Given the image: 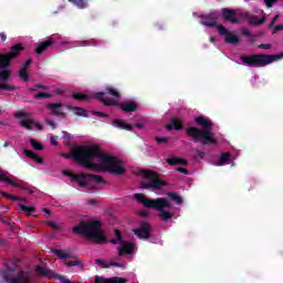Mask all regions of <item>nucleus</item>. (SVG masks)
<instances>
[{
	"mask_svg": "<svg viewBox=\"0 0 283 283\" xmlns=\"http://www.w3.org/2000/svg\"><path fill=\"white\" fill-rule=\"evenodd\" d=\"M46 109H49L51 116H60L61 118H65L67 116L66 113H63V103H49L46 105Z\"/></svg>",
	"mask_w": 283,
	"mask_h": 283,
	"instance_id": "obj_12",
	"label": "nucleus"
},
{
	"mask_svg": "<svg viewBox=\"0 0 283 283\" xmlns=\"http://www.w3.org/2000/svg\"><path fill=\"white\" fill-rule=\"evenodd\" d=\"M160 213L158 214V218L161 219L163 222H169L174 218V212L165 210V208H161V210H157Z\"/></svg>",
	"mask_w": 283,
	"mask_h": 283,
	"instance_id": "obj_24",
	"label": "nucleus"
},
{
	"mask_svg": "<svg viewBox=\"0 0 283 283\" xmlns=\"http://www.w3.org/2000/svg\"><path fill=\"white\" fill-rule=\"evenodd\" d=\"M135 127H137V129H144L145 125L142 123H137V124H135Z\"/></svg>",
	"mask_w": 283,
	"mask_h": 283,
	"instance_id": "obj_60",
	"label": "nucleus"
},
{
	"mask_svg": "<svg viewBox=\"0 0 283 283\" xmlns=\"http://www.w3.org/2000/svg\"><path fill=\"white\" fill-rule=\"evenodd\" d=\"M29 143L31 144V147H33L36 151H43V144H41V142H38L34 138H30Z\"/></svg>",
	"mask_w": 283,
	"mask_h": 283,
	"instance_id": "obj_34",
	"label": "nucleus"
},
{
	"mask_svg": "<svg viewBox=\"0 0 283 283\" xmlns=\"http://www.w3.org/2000/svg\"><path fill=\"white\" fill-rule=\"evenodd\" d=\"M19 208H20L21 211H23L24 213H34V211H36V208L30 207V206H25V205H23V203H19Z\"/></svg>",
	"mask_w": 283,
	"mask_h": 283,
	"instance_id": "obj_37",
	"label": "nucleus"
},
{
	"mask_svg": "<svg viewBox=\"0 0 283 283\" xmlns=\"http://www.w3.org/2000/svg\"><path fill=\"white\" fill-rule=\"evenodd\" d=\"M34 98L35 99H39V98H52V94L50 93H38L34 95Z\"/></svg>",
	"mask_w": 283,
	"mask_h": 283,
	"instance_id": "obj_45",
	"label": "nucleus"
},
{
	"mask_svg": "<svg viewBox=\"0 0 283 283\" xmlns=\"http://www.w3.org/2000/svg\"><path fill=\"white\" fill-rule=\"evenodd\" d=\"M221 14L224 19V21H229V23H240V20L235 18V10L229 9V8H223L221 9Z\"/></svg>",
	"mask_w": 283,
	"mask_h": 283,
	"instance_id": "obj_14",
	"label": "nucleus"
},
{
	"mask_svg": "<svg viewBox=\"0 0 283 283\" xmlns=\"http://www.w3.org/2000/svg\"><path fill=\"white\" fill-rule=\"evenodd\" d=\"M241 33L243 34V36H248V39H252V41H253V39H255V36H253L251 31H249V29H247V28H243L241 30Z\"/></svg>",
	"mask_w": 283,
	"mask_h": 283,
	"instance_id": "obj_46",
	"label": "nucleus"
},
{
	"mask_svg": "<svg viewBox=\"0 0 283 283\" xmlns=\"http://www.w3.org/2000/svg\"><path fill=\"white\" fill-rule=\"evenodd\" d=\"M48 224L51 227V229H54L55 231L60 229L59 223L55 221H49Z\"/></svg>",
	"mask_w": 283,
	"mask_h": 283,
	"instance_id": "obj_49",
	"label": "nucleus"
},
{
	"mask_svg": "<svg viewBox=\"0 0 283 283\" xmlns=\"http://www.w3.org/2000/svg\"><path fill=\"white\" fill-rule=\"evenodd\" d=\"M72 180H75L80 187H87V182H90V174L72 175Z\"/></svg>",
	"mask_w": 283,
	"mask_h": 283,
	"instance_id": "obj_19",
	"label": "nucleus"
},
{
	"mask_svg": "<svg viewBox=\"0 0 283 283\" xmlns=\"http://www.w3.org/2000/svg\"><path fill=\"white\" fill-rule=\"evenodd\" d=\"M266 8H273V3H277V0H263Z\"/></svg>",
	"mask_w": 283,
	"mask_h": 283,
	"instance_id": "obj_50",
	"label": "nucleus"
},
{
	"mask_svg": "<svg viewBox=\"0 0 283 283\" xmlns=\"http://www.w3.org/2000/svg\"><path fill=\"white\" fill-rule=\"evenodd\" d=\"M195 123L202 129L191 126L186 128V134L193 140V143H201L203 147H209L213 145V147L218 146V139L213 137V122L205 116H198L195 118Z\"/></svg>",
	"mask_w": 283,
	"mask_h": 283,
	"instance_id": "obj_2",
	"label": "nucleus"
},
{
	"mask_svg": "<svg viewBox=\"0 0 283 283\" xmlns=\"http://www.w3.org/2000/svg\"><path fill=\"white\" fill-rule=\"evenodd\" d=\"M51 45H54V41H52V38L38 44L34 49V52L35 54H43V52H45L48 48H51Z\"/></svg>",
	"mask_w": 283,
	"mask_h": 283,
	"instance_id": "obj_17",
	"label": "nucleus"
},
{
	"mask_svg": "<svg viewBox=\"0 0 283 283\" xmlns=\"http://www.w3.org/2000/svg\"><path fill=\"white\" fill-rule=\"evenodd\" d=\"M0 180L1 182H7V185H11V187H19L20 189H23L24 191H28V193H34V191L28 187V182L23 180H12L10 177L6 176V172L3 170H0Z\"/></svg>",
	"mask_w": 283,
	"mask_h": 283,
	"instance_id": "obj_10",
	"label": "nucleus"
},
{
	"mask_svg": "<svg viewBox=\"0 0 283 283\" xmlns=\"http://www.w3.org/2000/svg\"><path fill=\"white\" fill-rule=\"evenodd\" d=\"M35 127H36V129H39L40 132H41V129H43V126L41 125V123H36V124H35Z\"/></svg>",
	"mask_w": 283,
	"mask_h": 283,
	"instance_id": "obj_64",
	"label": "nucleus"
},
{
	"mask_svg": "<svg viewBox=\"0 0 283 283\" xmlns=\"http://www.w3.org/2000/svg\"><path fill=\"white\" fill-rule=\"evenodd\" d=\"M72 112H74L76 116H83L84 118L88 117L87 109L83 107H78V106L72 107Z\"/></svg>",
	"mask_w": 283,
	"mask_h": 283,
	"instance_id": "obj_32",
	"label": "nucleus"
},
{
	"mask_svg": "<svg viewBox=\"0 0 283 283\" xmlns=\"http://www.w3.org/2000/svg\"><path fill=\"white\" fill-rule=\"evenodd\" d=\"M109 266H117L118 269H123V263L111 261Z\"/></svg>",
	"mask_w": 283,
	"mask_h": 283,
	"instance_id": "obj_52",
	"label": "nucleus"
},
{
	"mask_svg": "<svg viewBox=\"0 0 283 283\" xmlns=\"http://www.w3.org/2000/svg\"><path fill=\"white\" fill-rule=\"evenodd\" d=\"M167 196L177 205H182V197L178 196L177 192H168Z\"/></svg>",
	"mask_w": 283,
	"mask_h": 283,
	"instance_id": "obj_35",
	"label": "nucleus"
},
{
	"mask_svg": "<svg viewBox=\"0 0 283 283\" xmlns=\"http://www.w3.org/2000/svg\"><path fill=\"white\" fill-rule=\"evenodd\" d=\"M19 77L22 78L25 83L30 81V75L28 74V69H20L19 71Z\"/></svg>",
	"mask_w": 283,
	"mask_h": 283,
	"instance_id": "obj_38",
	"label": "nucleus"
},
{
	"mask_svg": "<svg viewBox=\"0 0 283 283\" xmlns=\"http://www.w3.org/2000/svg\"><path fill=\"white\" fill-rule=\"evenodd\" d=\"M151 231H154V229L151 228V224H149V222L147 221H142L139 223V227L133 230V232L135 233V235H137V238H139V240H149Z\"/></svg>",
	"mask_w": 283,
	"mask_h": 283,
	"instance_id": "obj_9",
	"label": "nucleus"
},
{
	"mask_svg": "<svg viewBox=\"0 0 283 283\" xmlns=\"http://www.w3.org/2000/svg\"><path fill=\"white\" fill-rule=\"evenodd\" d=\"M259 48H260V50H271L272 45L271 44H260Z\"/></svg>",
	"mask_w": 283,
	"mask_h": 283,
	"instance_id": "obj_54",
	"label": "nucleus"
},
{
	"mask_svg": "<svg viewBox=\"0 0 283 283\" xmlns=\"http://www.w3.org/2000/svg\"><path fill=\"white\" fill-rule=\"evenodd\" d=\"M44 213H48V216H52V211H50V209L48 208H43L42 210Z\"/></svg>",
	"mask_w": 283,
	"mask_h": 283,
	"instance_id": "obj_63",
	"label": "nucleus"
},
{
	"mask_svg": "<svg viewBox=\"0 0 283 283\" xmlns=\"http://www.w3.org/2000/svg\"><path fill=\"white\" fill-rule=\"evenodd\" d=\"M166 163L170 167H176L177 165H180L181 167H187V165H189V161H187L180 157H170V158L166 159Z\"/></svg>",
	"mask_w": 283,
	"mask_h": 283,
	"instance_id": "obj_20",
	"label": "nucleus"
},
{
	"mask_svg": "<svg viewBox=\"0 0 283 283\" xmlns=\"http://www.w3.org/2000/svg\"><path fill=\"white\" fill-rule=\"evenodd\" d=\"M134 198L137 202L144 205L146 209H155L156 211H163V209L171 207V202H169L165 198L147 199V197L143 193H135Z\"/></svg>",
	"mask_w": 283,
	"mask_h": 283,
	"instance_id": "obj_8",
	"label": "nucleus"
},
{
	"mask_svg": "<svg viewBox=\"0 0 283 283\" xmlns=\"http://www.w3.org/2000/svg\"><path fill=\"white\" fill-rule=\"evenodd\" d=\"M166 129L168 132H171V129H176V132H180L182 129V122L178 117H172L170 120V124L166 126Z\"/></svg>",
	"mask_w": 283,
	"mask_h": 283,
	"instance_id": "obj_21",
	"label": "nucleus"
},
{
	"mask_svg": "<svg viewBox=\"0 0 283 283\" xmlns=\"http://www.w3.org/2000/svg\"><path fill=\"white\" fill-rule=\"evenodd\" d=\"M65 266H81V261L75 259L74 261L64 262Z\"/></svg>",
	"mask_w": 283,
	"mask_h": 283,
	"instance_id": "obj_48",
	"label": "nucleus"
},
{
	"mask_svg": "<svg viewBox=\"0 0 283 283\" xmlns=\"http://www.w3.org/2000/svg\"><path fill=\"white\" fill-rule=\"evenodd\" d=\"M95 98L101 101V103H103V105L106 107H119V109L125 112V114H132V112H136V109H138V103L132 99L118 102L112 98H105V93H95Z\"/></svg>",
	"mask_w": 283,
	"mask_h": 283,
	"instance_id": "obj_7",
	"label": "nucleus"
},
{
	"mask_svg": "<svg viewBox=\"0 0 283 283\" xmlns=\"http://www.w3.org/2000/svg\"><path fill=\"white\" fill-rule=\"evenodd\" d=\"M0 90H3L4 92H14V90H17V86L4 82L0 83Z\"/></svg>",
	"mask_w": 283,
	"mask_h": 283,
	"instance_id": "obj_36",
	"label": "nucleus"
},
{
	"mask_svg": "<svg viewBox=\"0 0 283 283\" xmlns=\"http://www.w3.org/2000/svg\"><path fill=\"white\" fill-rule=\"evenodd\" d=\"M139 176L145 178L147 181H140V188L148 191H159L163 187H167V181L160 179L158 172L148 169H140Z\"/></svg>",
	"mask_w": 283,
	"mask_h": 283,
	"instance_id": "obj_5",
	"label": "nucleus"
},
{
	"mask_svg": "<svg viewBox=\"0 0 283 283\" xmlns=\"http://www.w3.org/2000/svg\"><path fill=\"white\" fill-rule=\"evenodd\" d=\"M36 90L48 91V86L43 84H35L34 87L29 88V92H36Z\"/></svg>",
	"mask_w": 283,
	"mask_h": 283,
	"instance_id": "obj_44",
	"label": "nucleus"
},
{
	"mask_svg": "<svg viewBox=\"0 0 283 283\" xmlns=\"http://www.w3.org/2000/svg\"><path fill=\"white\" fill-rule=\"evenodd\" d=\"M64 175L69 176V178H72V176H76V174H73L71 171H65Z\"/></svg>",
	"mask_w": 283,
	"mask_h": 283,
	"instance_id": "obj_62",
	"label": "nucleus"
},
{
	"mask_svg": "<svg viewBox=\"0 0 283 283\" xmlns=\"http://www.w3.org/2000/svg\"><path fill=\"white\" fill-rule=\"evenodd\" d=\"M83 48H87V46H93L96 48V45H98V42H96V40L91 39V40H85L82 42Z\"/></svg>",
	"mask_w": 283,
	"mask_h": 283,
	"instance_id": "obj_41",
	"label": "nucleus"
},
{
	"mask_svg": "<svg viewBox=\"0 0 283 283\" xmlns=\"http://www.w3.org/2000/svg\"><path fill=\"white\" fill-rule=\"evenodd\" d=\"M46 125H50V127H52V129H54V127H56V123H54V120H52V119H48Z\"/></svg>",
	"mask_w": 283,
	"mask_h": 283,
	"instance_id": "obj_55",
	"label": "nucleus"
},
{
	"mask_svg": "<svg viewBox=\"0 0 283 283\" xmlns=\"http://www.w3.org/2000/svg\"><path fill=\"white\" fill-rule=\"evenodd\" d=\"M176 171H179V174H185V176H189V170L182 167L176 168Z\"/></svg>",
	"mask_w": 283,
	"mask_h": 283,
	"instance_id": "obj_51",
	"label": "nucleus"
},
{
	"mask_svg": "<svg viewBox=\"0 0 283 283\" xmlns=\"http://www.w3.org/2000/svg\"><path fill=\"white\" fill-rule=\"evenodd\" d=\"M113 125L114 127H117L118 129H125L126 132H132L134 129L133 125L125 123L123 119H114Z\"/></svg>",
	"mask_w": 283,
	"mask_h": 283,
	"instance_id": "obj_22",
	"label": "nucleus"
},
{
	"mask_svg": "<svg viewBox=\"0 0 283 283\" xmlns=\"http://www.w3.org/2000/svg\"><path fill=\"white\" fill-rule=\"evenodd\" d=\"M72 98H74V101H87L90 96L83 93H73Z\"/></svg>",
	"mask_w": 283,
	"mask_h": 283,
	"instance_id": "obj_39",
	"label": "nucleus"
},
{
	"mask_svg": "<svg viewBox=\"0 0 283 283\" xmlns=\"http://www.w3.org/2000/svg\"><path fill=\"white\" fill-rule=\"evenodd\" d=\"M214 28L218 30L221 36H227V34L229 33V30L222 24H217Z\"/></svg>",
	"mask_w": 283,
	"mask_h": 283,
	"instance_id": "obj_40",
	"label": "nucleus"
},
{
	"mask_svg": "<svg viewBox=\"0 0 283 283\" xmlns=\"http://www.w3.org/2000/svg\"><path fill=\"white\" fill-rule=\"evenodd\" d=\"M156 143H158V145H167L169 143V138L167 137H155Z\"/></svg>",
	"mask_w": 283,
	"mask_h": 283,
	"instance_id": "obj_43",
	"label": "nucleus"
},
{
	"mask_svg": "<svg viewBox=\"0 0 283 283\" xmlns=\"http://www.w3.org/2000/svg\"><path fill=\"white\" fill-rule=\"evenodd\" d=\"M0 39H1V41H6L8 39V35H6L4 32H1L0 33Z\"/></svg>",
	"mask_w": 283,
	"mask_h": 283,
	"instance_id": "obj_59",
	"label": "nucleus"
},
{
	"mask_svg": "<svg viewBox=\"0 0 283 283\" xmlns=\"http://www.w3.org/2000/svg\"><path fill=\"white\" fill-rule=\"evenodd\" d=\"M95 283H127V279H123V277H111L108 281L105 277L95 276Z\"/></svg>",
	"mask_w": 283,
	"mask_h": 283,
	"instance_id": "obj_18",
	"label": "nucleus"
},
{
	"mask_svg": "<svg viewBox=\"0 0 283 283\" xmlns=\"http://www.w3.org/2000/svg\"><path fill=\"white\" fill-rule=\"evenodd\" d=\"M277 59H282V55H273V54H252V55H241L240 61L243 65H248V67H266V65H271V63H275Z\"/></svg>",
	"mask_w": 283,
	"mask_h": 283,
	"instance_id": "obj_6",
	"label": "nucleus"
},
{
	"mask_svg": "<svg viewBox=\"0 0 283 283\" xmlns=\"http://www.w3.org/2000/svg\"><path fill=\"white\" fill-rule=\"evenodd\" d=\"M97 94H105L104 98H109L107 97V94L113 96V98H120V92L112 86H106L105 92H98Z\"/></svg>",
	"mask_w": 283,
	"mask_h": 283,
	"instance_id": "obj_23",
	"label": "nucleus"
},
{
	"mask_svg": "<svg viewBox=\"0 0 283 283\" xmlns=\"http://www.w3.org/2000/svg\"><path fill=\"white\" fill-rule=\"evenodd\" d=\"M87 203L94 207V205H96V199H88Z\"/></svg>",
	"mask_w": 283,
	"mask_h": 283,
	"instance_id": "obj_61",
	"label": "nucleus"
},
{
	"mask_svg": "<svg viewBox=\"0 0 283 283\" xmlns=\"http://www.w3.org/2000/svg\"><path fill=\"white\" fill-rule=\"evenodd\" d=\"M88 180L90 182H92L93 180L94 182H97V185H105L106 182L101 175H92V174H88Z\"/></svg>",
	"mask_w": 283,
	"mask_h": 283,
	"instance_id": "obj_33",
	"label": "nucleus"
},
{
	"mask_svg": "<svg viewBox=\"0 0 283 283\" xmlns=\"http://www.w3.org/2000/svg\"><path fill=\"white\" fill-rule=\"evenodd\" d=\"M229 160H231V154L222 153L220 155L219 161L217 163V166L222 167L224 164L229 163Z\"/></svg>",
	"mask_w": 283,
	"mask_h": 283,
	"instance_id": "obj_28",
	"label": "nucleus"
},
{
	"mask_svg": "<svg viewBox=\"0 0 283 283\" xmlns=\"http://www.w3.org/2000/svg\"><path fill=\"white\" fill-rule=\"evenodd\" d=\"M115 238L111 239V244H123L125 241H123V233H120V230L115 229Z\"/></svg>",
	"mask_w": 283,
	"mask_h": 283,
	"instance_id": "obj_26",
	"label": "nucleus"
},
{
	"mask_svg": "<svg viewBox=\"0 0 283 283\" xmlns=\"http://www.w3.org/2000/svg\"><path fill=\"white\" fill-rule=\"evenodd\" d=\"M92 115L93 116H98L99 118H109V115H107L103 112H98V111H92Z\"/></svg>",
	"mask_w": 283,
	"mask_h": 283,
	"instance_id": "obj_47",
	"label": "nucleus"
},
{
	"mask_svg": "<svg viewBox=\"0 0 283 283\" xmlns=\"http://www.w3.org/2000/svg\"><path fill=\"white\" fill-rule=\"evenodd\" d=\"M64 158H73L75 163H82L86 169H98V164L92 163L93 158L101 160L105 171H109L114 176H123L127 169L123 166V161L114 156H109L101 151L99 145L75 146L71 153L62 155Z\"/></svg>",
	"mask_w": 283,
	"mask_h": 283,
	"instance_id": "obj_1",
	"label": "nucleus"
},
{
	"mask_svg": "<svg viewBox=\"0 0 283 283\" xmlns=\"http://www.w3.org/2000/svg\"><path fill=\"white\" fill-rule=\"evenodd\" d=\"M54 92L57 96H63L65 94V92L61 88H56Z\"/></svg>",
	"mask_w": 283,
	"mask_h": 283,
	"instance_id": "obj_58",
	"label": "nucleus"
},
{
	"mask_svg": "<svg viewBox=\"0 0 283 283\" xmlns=\"http://www.w3.org/2000/svg\"><path fill=\"white\" fill-rule=\"evenodd\" d=\"M52 253H54V255L60 258V260H67V259L72 258V255L70 253L64 252L63 250H59V249H53Z\"/></svg>",
	"mask_w": 283,
	"mask_h": 283,
	"instance_id": "obj_29",
	"label": "nucleus"
},
{
	"mask_svg": "<svg viewBox=\"0 0 283 283\" xmlns=\"http://www.w3.org/2000/svg\"><path fill=\"white\" fill-rule=\"evenodd\" d=\"M95 264H97V266H101L102 269H109V263H105V261L102 259H96Z\"/></svg>",
	"mask_w": 283,
	"mask_h": 283,
	"instance_id": "obj_42",
	"label": "nucleus"
},
{
	"mask_svg": "<svg viewBox=\"0 0 283 283\" xmlns=\"http://www.w3.org/2000/svg\"><path fill=\"white\" fill-rule=\"evenodd\" d=\"M73 233L85 235L87 240L95 244H106L107 237L101 230V221H82L73 228Z\"/></svg>",
	"mask_w": 283,
	"mask_h": 283,
	"instance_id": "obj_3",
	"label": "nucleus"
},
{
	"mask_svg": "<svg viewBox=\"0 0 283 283\" xmlns=\"http://www.w3.org/2000/svg\"><path fill=\"white\" fill-rule=\"evenodd\" d=\"M202 19L205 21H210V22H201V25H206V28H216L218 25V13L212 12L208 15H203Z\"/></svg>",
	"mask_w": 283,
	"mask_h": 283,
	"instance_id": "obj_16",
	"label": "nucleus"
},
{
	"mask_svg": "<svg viewBox=\"0 0 283 283\" xmlns=\"http://www.w3.org/2000/svg\"><path fill=\"white\" fill-rule=\"evenodd\" d=\"M0 196H2L3 198H8L9 200H13L14 202H25V198H21V197H17L14 195H9L8 192H3L0 190Z\"/></svg>",
	"mask_w": 283,
	"mask_h": 283,
	"instance_id": "obj_30",
	"label": "nucleus"
},
{
	"mask_svg": "<svg viewBox=\"0 0 283 283\" xmlns=\"http://www.w3.org/2000/svg\"><path fill=\"white\" fill-rule=\"evenodd\" d=\"M29 65H32V59L27 60V61L24 62V64L22 65V67H20V69L28 70V66H29Z\"/></svg>",
	"mask_w": 283,
	"mask_h": 283,
	"instance_id": "obj_53",
	"label": "nucleus"
},
{
	"mask_svg": "<svg viewBox=\"0 0 283 283\" xmlns=\"http://www.w3.org/2000/svg\"><path fill=\"white\" fill-rule=\"evenodd\" d=\"M120 247L117 249L119 258H123V255H132L134 251L136 250V247L134 243H123L119 244Z\"/></svg>",
	"mask_w": 283,
	"mask_h": 283,
	"instance_id": "obj_15",
	"label": "nucleus"
},
{
	"mask_svg": "<svg viewBox=\"0 0 283 283\" xmlns=\"http://www.w3.org/2000/svg\"><path fill=\"white\" fill-rule=\"evenodd\" d=\"M70 3L80 8V10H85L87 8V0H69Z\"/></svg>",
	"mask_w": 283,
	"mask_h": 283,
	"instance_id": "obj_31",
	"label": "nucleus"
},
{
	"mask_svg": "<svg viewBox=\"0 0 283 283\" xmlns=\"http://www.w3.org/2000/svg\"><path fill=\"white\" fill-rule=\"evenodd\" d=\"M241 19H245L250 25H262L266 22V17H262L261 19L258 15H253L249 12H244L240 14Z\"/></svg>",
	"mask_w": 283,
	"mask_h": 283,
	"instance_id": "obj_13",
	"label": "nucleus"
},
{
	"mask_svg": "<svg viewBox=\"0 0 283 283\" xmlns=\"http://www.w3.org/2000/svg\"><path fill=\"white\" fill-rule=\"evenodd\" d=\"M24 155L27 156V158H31V160H34V163H38V165L43 164V159L36 156V154H34V151L30 149H24Z\"/></svg>",
	"mask_w": 283,
	"mask_h": 283,
	"instance_id": "obj_25",
	"label": "nucleus"
},
{
	"mask_svg": "<svg viewBox=\"0 0 283 283\" xmlns=\"http://www.w3.org/2000/svg\"><path fill=\"white\" fill-rule=\"evenodd\" d=\"M25 51V46L21 43H17L11 46L10 52L0 54V81L2 83H8L10 81V77L12 76V72L9 69L10 65H12V61L14 59H19L21 56V52Z\"/></svg>",
	"mask_w": 283,
	"mask_h": 283,
	"instance_id": "obj_4",
	"label": "nucleus"
},
{
	"mask_svg": "<svg viewBox=\"0 0 283 283\" xmlns=\"http://www.w3.org/2000/svg\"><path fill=\"white\" fill-rule=\"evenodd\" d=\"M226 43H231L232 45H238V43H240V38H238V35H234L233 33L229 32L226 35Z\"/></svg>",
	"mask_w": 283,
	"mask_h": 283,
	"instance_id": "obj_27",
	"label": "nucleus"
},
{
	"mask_svg": "<svg viewBox=\"0 0 283 283\" xmlns=\"http://www.w3.org/2000/svg\"><path fill=\"white\" fill-rule=\"evenodd\" d=\"M15 118H22L19 122V125L21 127H24V129H28L29 132H32V129L34 128V122L28 117V113L25 112H19L15 114Z\"/></svg>",
	"mask_w": 283,
	"mask_h": 283,
	"instance_id": "obj_11",
	"label": "nucleus"
},
{
	"mask_svg": "<svg viewBox=\"0 0 283 283\" xmlns=\"http://www.w3.org/2000/svg\"><path fill=\"white\" fill-rule=\"evenodd\" d=\"M196 154L197 156H199V158L203 159L205 158V151H201L199 149H196Z\"/></svg>",
	"mask_w": 283,
	"mask_h": 283,
	"instance_id": "obj_57",
	"label": "nucleus"
},
{
	"mask_svg": "<svg viewBox=\"0 0 283 283\" xmlns=\"http://www.w3.org/2000/svg\"><path fill=\"white\" fill-rule=\"evenodd\" d=\"M280 30H283V25L282 24H277L274 30H273V34L280 32Z\"/></svg>",
	"mask_w": 283,
	"mask_h": 283,
	"instance_id": "obj_56",
	"label": "nucleus"
}]
</instances>
